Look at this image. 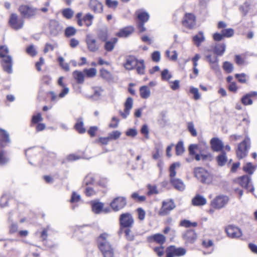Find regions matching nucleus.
<instances>
[{"instance_id":"26","label":"nucleus","mask_w":257,"mask_h":257,"mask_svg":"<svg viewBox=\"0 0 257 257\" xmlns=\"http://www.w3.org/2000/svg\"><path fill=\"white\" fill-rule=\"evenodd\" d=\"M213 48L215 54L217 56H222L225 51L226 45L224 43L217 44Z\"/></svg>"},{"instance_id":"18","label":"nucleus","mask_w":257,"mask_h":257,"mask_svg":"<svg viewBox=\"0 0 257 257\" xmlns=\"http://www.w3.org/2000/svg\"><path fill=\"white\" fill-rule=\"evenodd\" d=\"M90 9L95 13H101L103 11V6L97 0H90L89 4Z\"/></svg>"},{"instance_id":"44","label":"nucleus","mask_w":257,"mask_h":257,"mask_svg":"<svg viewBox=\"0 0 257 257\" xmlns=\"http://www.w3.org/2000/svg\"><path fill=\"white\" fill-rule=\"evenodd\" d=\"M94 17L90 13L87 14L83 18V22L87 27L90 26L92 24V20Z\"/></svg>"},{"instance_id":"60","label":"nucleus","mask_w":257,"mask_h":257,"mask_svg":"<svg viewBox=\"0 0 257 257\" xmlns=\"http://www.w3.org/2000/svg\"><path fill=\"white\" fill-rule=\"evenodd\" d=\"M43 120L41 114L38 113L36 115H34L32 118V124L38 123L39 122H41Z\"/></svg>"},{"instance_id":"57","label":"nucleus","mask_w":257,"mask_h":257,"mask_svg":"<svg viewBox=\"0 0 257 257\" xmlns=\"http://www.w3.org/2000/svg\"><path fill=\"white\" fill-rule=\"evenodd\" d=\"M172 55H170V51L169 50H167L166 51V55L172 61H176L178 58V54L176 51L174 50L172 51Z\"/></svg>"},{"instance_id":"45","label":"nucleus","mask_w":257,"mask_h":257,"mask_svg":"<svg viewBox=\"0 0 257 257\" xmlns=\"http://www.w3.org/2000/svg\"><path fill=\"white\" fill-rule=\"evenodd\" d=\"M77 30L73 27H68L65 30V35L67 37H70L74 36L76 33Z\"/></svg>"},{"instance_id":"12","label":"nucleus","mask_w":257,"mask_h":257,"mask_svg":"<svg viewBox=\"0 0 257 257\" xmlns=\"http://www.w3.org/2000/svg\"><path fill=\"white\" fill-rule=\"evenodd\" d=\"M86 43L87 48L90 52H96L99 48L97 44L96 40L90 35H87L86 38Z\"/></svg>"},{"instance_id":"29","label":"nucleus","mask_w":257,"mask_h":257,"mask_svg":"<svg viewBox=\"0 0 257 257\" xmlns=\"http://www.w3.org/2000/svg\"><path fill=\"white\" fill-rule=\"evenodd\" d=\"M171 183L177 190L183 191L185 189V186L182 180L179 179H171Z\"/></svg>"},{"instance_id":"47","label":"nucleus","mask_w":257,"mask_h":257,"mask_svg":"<svg viewBox=\"0 0 257 257\" xmlns=\"http://www.w3.org/2000/svg\"><path fill=\"white\" fill-rule=\"evenodd\" d=\"M137 68V70L138 73L140 74H143L145 72V66H144V61L143 60H138V64L136 65Z\"/></svg>"},{"instance_id":"15","label":"nucleus","mask_w":257,"mask_h":257,"mask_svg":"<svg viewBox=\"0 0 257 257\" xmlns=\"http://www.w3.org/2000/svg\"><path fill=\"white\" fill-rule=\"evenodd\" d=\"M206 58L209 63L211 68L215 72L219 71V65L218 64V59L217 56H212L211 55H207Z\"/></svg>"},{"instance_id":"33","label":"nucleus","mask_w":257,"mask_h":257,"mask_svg":"<svg viewBox=\"0 0 257 257\" xmlns=\"http://www.w3.org/2000/svg\"><path fill=\"white\" fill-rule=\"evenodd\" d=\"M117 41V39L116 38L112 39L111 41H105L104 45L105 49L107 51H111L113 49Z\"/></svg>"},{"instance_id":"27","label":"nucleus","mask_w":257,"mask_h":257,"mask_svg":"<svg viewBox=\"0 0 257 257\" xmlns=\"http://www.w3.org/2000/svg\"><path fill=\"white\" fill-rule=\"evenodd\" d=\"M140 94L141 98L148 99L151 94L150 89L146 85L142 86L140 88Z\"/></svg>"},{"instance_id":"51","label":"nucleus","mask_w":257,"mask_h":257,"mask_svg":"<svg viewBox=\"0 0 257 257\" xmlns=\"http://www.w3.org/2000/svg\"><path fill=\"white\" fill-rule=\"evenodd\" d=\"M121 132L118 131H114L108 134V137L110 141L116 140L119 139L121 136Z\"/></svg>"},{"instance_id":"42","label":"nucleus","mask_w":257,"mask_h":257,"mask_svg":"<svg viewBox=\"0 0 257 257\" xmlns=\"http://www.w3.org/2000/svg\"><path fill=\"white\" fill-rule=\"evenodd\" d=\"M83 73L86 75L87 77L92 78L96 76L97 74V70L95 68H91L90 69H84Z\"/></svg>"},{"instance_id":"34","label":"nucleus","mask_w":257,"mask_h":257,"mask_svg":"<svg viewBox=\"0 0 257 257\" xmlns=\"http://www.w3.org/2000/svg\"><path fill=\"white\" fill-rule=\"evenodd\" d=\"M103 204L101 202H94L92 204V210L95 213L99 214L103 211Z\"/></svg>"},{"instance_id":"20","label":"nucleus","mask_w":257,"mask_h":257,"mask_svg":"<svg viewBox=\"0 0 257 257\" xmlns=\"http://www.w3.org/2000/svg\"><path fill=\"white\" fill-rule=\"evenodd\" d=\"M210 144L212 150L216 152L221 151L223 147L221 141L217 138H212L210 141Z\"/></svg>"},{"instance_id":"39","label":"nucleus","mask_w":257,"mask_h":257,"mask_svg":"<svg viewBox=\"0 0 257 257\" xmlns=\"http://www.w3.org/2000/svg\"><path fill=\"white\" fill-rule=\"evenodd\" d=\"M100 75L103 79L106 80H110L112 79L111 73L105 69H101L100 70Z\"/></svg>"},{"instance_id":"3","label":"nucleus","mask_w":257,"mask_h":257,"mask_svg":"<svg viewBox=\"0 0 257 257\" xmlns=\"http://www.w3.org/2000/svg\"><path fill=\"white\" fill-rule=\"evenodd\" d=\"M249 145L250 139L248 137H246L242 142L238 144L236 151L237 157L238 159H242L247 155Z\"/></svg>"},{"instance_id":"4","label":"nucleus","mask_w":257,"mask_h":257,"mask_svg":"<svg viewBox=\"0 0 257 257\" xmlns=\"http://www.w3.org/2000/svg\"><path fill=\"white\" fill-rule=\"evenodd\" d=\"M229 198L226 195L216 196L210 202V206L215 209L223 208L228 202Z\"/></svg>"},{"instance_id":"11","label":"nucleus","mask_w":257,"mask_h":257,"mask_svg":"<svg viewBox=\"0 0 257 257\" xmlns=\"http://www.w3.org/2000/svg\"><path fill=\"white\" fill-rule=\"evenodd\" d=\"M183 239L186 243H193L197 238L196 233L193 230H188L182 234Z\"/></svg>"},{"instance_id":"7","label":"nucleus","mask_w":257,"mask_h":257,"mask_svg":"<svg viewBox=\"0 0 257 257\" xmlns=\"http://www.w3.org/2000/svg\"><path fill=\"white\" fill-rule=\"evenodd\" d=\"M9 24L13 29L18 30L23 28L24 21L22 19L19 18L17 15L12 14L9 20Z\"/></svg>"},{"instance_id":"31","label":"nucleus","mask_w":257,"mask_h":257,"mask_svg":"<svg viewBox=\"0 0 257 257\" xmlns=\"http://www.w3.org/2000/svg\"><path fill=\"white\" fill-rule=\"evenodd\" d=\"M73 76L78 83H83L84 81V75L83 72L75 70L73 72Z\"/></svg>"},{"instance_id":"13","label":"nucleus","mask_w":257,"mask_h":257,"mask_svg":"<svg viewBox=\"0 0 257 257\" xmlns=\"http://www.w3.org/2000/svg\"><path fill=\"white\" fill-rule=\"evenodd\" d=\"M227 235L231 238H238L242 235L240 229L232 225L228 226L225 229Z\"/></svg>"},{"instance_id":"1","label":"nucleus","mask_w":257,"mask_h":257,"mask_svg":"<svg viewBox=\"0 0 257 257\" xmlns=\"http://www.w3.org/2000/svg\"><path fill=\"white\" fill-rule=\"evenodd\" d=\"M108 236L106 233L100 234L97 239L98 245L104 257H113V249L107 240Z\"/></svg>"},{"instance_id":"56","label":"nucleus","mask_w":257,"mask_h":257,"mask_svg":"<svg viewBox=\"0 0 257 257\" xmlns=\"http://www.w3.org/2000/svg\"><path fill=\"white\" fill-rule=\"evenodd\" d=\"M190 92L194 95V98L195 100H198L200 98V95L198 88L191 86L190 88Z\"/></svg>"},{"instance_id":"22","label":"nucleus","mask_w":257,"mask_h":257,"mask_svg":"<svg viewBox=\"0 0 257 257\" xmlns=\"http://www.w3.org/2000/svg\"><path fill=\"white\" fill-rule=\"evenodd\" d=\"M138 64V59L133 56H130L127 58L126 62L124 64V67L127 70H131L133 69Z\"/></svg>"},{"instance_id":"5","label":"nucleus","mask_w":257,"mask_h":257,"mask_svg":"<svg viewBox=\"0 0 257 257\" xmlns=\"http://www.w3.org/2000/svg\"><path fill=\"white\" fill-rule=\"evenodd\" d=\"M19 11L21 15L26 19L31 18L35 16L38 12L37 9L28 5L21 6L19 7Z\"/></svg>"},{"instance_id":"43","label":"nucleus","mask_w":257,"mask_h":257,"mask_svg":"<svg viewBox=\"0 0 257 257\" xmlns=\"http://www.w3.org/2000/svg\"><path fill=\"white\" fill-rule=\"evenodd\" d=\"M9 49L7 46L3 45L0 46V57L4 58L8 56H11L9 55Z\"/></svg>"},{"instance_id":"54","label":"nucleus","mask_w":257,"mask_h":257,"mask_svg":"<svg viewBox=\"0 0 257 257\" xmlns=\"http://www.w3.org/2000/svg\"><path fill=\"white\" fill-rule=\"evenodd\" d=\"M162 148V146L160 145L159 146H156L154 152L152 153V157L154 160H158L160 157V149Z\"/></svg>"},{"instance_id":"38","label":"nucleus","mask_w":257,"mask_h":257,"mask_svg":"<svg viewBox=\"0 0 257 257\" xmlns=\"http://www.w3.org/2000/svg\"><path fill=\"white\" fill-rule=\"evenodd\" d=\"M138 19L141 21V22H146L149 18V14L145 12L142 11H138L137 12Z\"/></svg>"},{"instance_id":"55","label":"nucleus","mask_w":257,"mask_h":257,"mask_svg":"<svg viewBox=\"0 0 257 257\" xmlns=\"http://www.w3.org/2000/svg\"><path fill=\"white\" fill-rule=\"evenodd\" d=\"M223 68L226 72L230 73L233 70V66L230 62L225 61L223 63Z\"/></svg>"},{"instance_id":"37","label":"nucleus","mask_w":257,"mask_h":257,"mask_svg":"<svg viewBox=\"0 0 257 257\" xmlns=\"http://www.w3.org/2000/svg\"><path fill=\"white\" fill-rule=\"evenodd\" d=\"M180 164L179 163H173L170 167V180L172 179H176L175 178L176 175V168H179Z\"/></svg>"},{"instance_id":"48","label":"nucleus","mask_w":257,"mask_h":257,"mask_svg":"<svg viewBox=\"0 0 257 257\" xmlns=\"http://www.w3.org/2000/svg\"><path fill=\"white\" fill-rule=\"evenodd\" d=\"M62 15L67 19H71L73 15L74 12L70 8H67L64 9L62 12Z\"/></svg>"},{"instance_id":"30","label":"nucleus","mask_w":257,"mask_h":257,"mask_svg":"<svg viewBox=\"0 0 257 257\" xmlns=\"http://www.w3.org/2000/svg\"><path fill=\"white\" fill-rule=\"evenodd\" d=\"M256 167V165H253L251 163H246L243 167V170L248 174L252 175Z\"/></svg>"},{"instance_id":"61","label":"nucleus","mask_w":257,"mask_h":257,"mask_svg":"<svg viewBox=\"0 0 257 257\" xmlns=\"http://www.w3.org/2000/svg\"><path fill=\"white\" fill-rule=\"evenodd\" d=\"M125 236L127 240L133 241L135 239V235L130 229H126L124 231Z\"/></svg>"},{"instance_id":"21","label":"nucleus","mask_w":257,"mask_h":257,"mask_svg":"<svg viewBox=\"0 0 257 257\" xmlns=\"http://www.w3.org/2000/svg\"><path fill=\"white\" fill-rule=\"evenodd\" d=\"M148 240L150 242L155 241L159 244H162L166 241L165 236L160 233H157L153 235L148 237Z\"/></svg>"},{"instance_id":"8","label":"nucleus","mask_w":257,"mask_h":257,"mask_svg":"<svg viewBox=\"0 0 257 257\" xmlns=\"http://www.w3.org/2000/svg\"><path fill=\"white\" fill-rule=\"evenodd\" d=\"M126 204V201L125 197H117L112 200L110 205L114 211H117L123 208Z\"/></svg>"},{"instance_id":"16","label":"nucleus","mask_w":257,"mask_h":257,"mask_svg":"<svg viewBox=\"0 0 257 257\" xmlns=\"http://www.w3.org/2000/svg\"><path fill=\"white\" fill-rule=\"evenodd\" d=\"M183 25L189 28H192L195 25V17L192 14L185 15L183 21Z\"/></svg>"},{"instance_id":"19","label":"nucleus","mask_w":257,"mask_h":257,"mask_svg":"<svg viewBox=\"0 0 257 257\" xmlns=\"http://www.w3.org/2000/svg\"><path fill=\"white\" fill-rule=\"evenodd\" d=\"M133 100L131 97H128L125 102V108L124 112H120V114L124 118L127 117L130 114V111L133 107Z\"/></svg>"},{"instance_id":"63","label":"nucleus","mask_w":257,"mask_h":257,"mask_svg":"<svg viewBox=\"0 0 257 257\" xmlns=\"http://www.w3.org/2000/svg\"><path fill=\"white\" fill-rule=\"evenodd\" d=\"M221 32L223 36L225 37H230L232 36L234 34V31L231 28L223 29L222 30Z\"/></svg>"},{"instance_id":"23","label":"nucleus","mask_w":257,"mask_h":257,"mask_svg":"<svg viewBox=\"0 0 257 257\" xmlns=\"http://www.w3.org/2000/svg\"><path fill=\"white\" fill-rule=\"evenodd\" d=\"M206 199L203 196L197 194L192 200L194 206H203L206 204Z\"/></svg>"},{"instance_id":"36","label":"nucleus","mask_w":257,"mask_h":257,"mask_svg":"<svg viewBox=\"0 0 257 257\" xmlns=\"http://www.w3.org/2000/svg\"><path fill=\"white\" fill-rule=\"evenodd\" d=\"M93 94L91 96V97L94 100H97L99 98L103 91L101 87L96 86L92 88Z\"/></svg>"},{"instance_id":"14","label":"nucleus","mask_w":257,"mask_h":257,"mask_svg":"<svg viewBox=\"0 0 257 257\" xmlns=\"http://www.w3.org/2000/svg\"><path fill=\"white\" fill-rule=\"evenodd\" d=\"M4 70L8 73L11 74L13 72V59L11 56H8L2 58L1 62Z\"/></svg>"},{"instance_id":"32","label":"nucleus","mask_w":257,"mask_h":257,"mask_svg":"<svg viewBox=\"0 0 257 257\" xmlns=\"http://www.w3.org/2000/svg\"><path fill=\"white\" fill-rule=\"evenodd\" d=\"M74 127L76 130L80 134H83L86 132V130L83 126V122L82 118H79L77 120Z\"/></svg>"},{"instance_id":"25","label":"nucleus","mask_w":257,"mask_h":257,"mask_svg":"<svg viewBox=\"0 0 257 257\" xmlns=\"http://www.w3.org/2000/svg\"><path fill=\"white\" fill-rule=\"evenodd\" d=\"M134 29L132 26L125 27L121 29L117 34L116 35L119 37H127L133 33Z\"/></svg>"},{"instance_id":"64","label":"nucleus","mask_w":257,"mask_h":257,"mask_svg":"<svg viewBox=\"0 0 257 257\" xmlns=\"http://www.w3.org/2000/svg\"><path fill=\"white\" fill-rule=\"evenodd\" d=\"M248 94L242 98V103L244 105H250L252 103V101Z\"/></svg>"},{"instance_id":"2","label":"nucleus","mask_w":257,"mask_h":257,"mask_svg":"<svg viewBox=\"0 0 257 257\" xmlns=\"http://www.w3.org/2000/svg\"><path fill=\"white\" fill-rule=\"evenodd\" d=\"M195 177L203 183L210 184L212 181L211 174L202 168H196L194 171Z\"/></svg>"},{"instance_id":"40","label":"nucleus","mask_w":257,"mask_h":257,"mask_svg":"<svg viewBox=\"0 0 257 257\" xmlns=\"http://www.w3.org/2000/svg\"><path fill=\"white\" fill-rule=\"evenodd\" d=\"M203 246L206 248H209V250L207 253H210L213 250V242L211 240H204L202 243Z\"/></svg>"},{"instance_id":"53","label":"nucleus","mask_w":257,"mask_h":257,"mask_svg":"<svg viewBox=\"0 0 257 257\" xmlns=\"http://www.w3.org/2000/svg\"><path fill=\"white\" fill-rule=\"evenodd\" d=\"M184 152V148L182 142H179L176 146V154L179 156L183 153Z\"/></svg>"},{"instance_id":"28","label":"nucleus","mask_w":257,"mask_h":257,"mask_svg":"<svg viewBox=\"0 0 257 257\" xmlns=\"http://www.w3.org/2000/svg\"><path fill=\"white\" fill-rule=\"evenodd\" d=\"M192 39L194 44L197 47H199L201 45V43L205 41V38L203 33L202 32H199L198 34L193 37Z\"/></svg>"},{"instance_id":"10","label":"nucleus","mask_w":257,"mask_h":257,"mask_svg":"<svg viewBox=\"0 0 257 257\" xmlns=\"http://www.w3.org/2000/svg\"><path fill=\"white\" fill-rule=\"evenodd\" d=\"M250 177L247 175L240 177L235 180L242 187L245 188L249 191L252 192L254 191V188L251 184H250Z\"/></svg>"},{"instance_id":"24","label":"nucleus","mask_w":257,"mask_h":257,"mask_svg":"<svg viewBox=\"0 0 257 257\" xmlns=\"http://www.w3.org/2000/svg\"><path fill=\"white\" fill-rule=\"evenodd\" d=\"M174 256H181L184 255L186 253V250L183 247H176L171 245L168 247Z\"/></svg>"},{"instance_id":"52","label":"nucleus","mask_w":257,"mask_h":257,"mask_svg":"<svg viewBox=\"0 0 257 257\" xmlns=\"http://www.w3.org/2000/svg\"><path fill=\"white\" fill-rule=\"evenodd\" d=\"M105 5L110 9H115L118 5V2L116 0H106Z\"/></svg>"},{"instance_id":"6","label":"nucleus","mask_w":257,"mask_h":257,"mask_svg":"<svg viewBox=\"0 0 257 257\" xmlns=\"http://www.w3.org/2000/svg\"><path fill=\"white\" fill-rule=\"evenodd\" d=\"M175 206L172 199L165 200L162 202V206L159 212V214L161 216L166 215L174 209Z\"/></svg>"},{"instance_id":"35","label":"nucleus","mask_w":257,"mask_h":257,"mask_svg":"<svg viewBox=\"0 0 257 257\" xmlns=\"http://www.w3.org/2000/svg\"><path fill=\"white\" fill-rule=\"evenodd\" d=\"M10 161V158L7 152L4 151H0V165H5Z\"/></svg>"},{"instance_id":"62","label":"nucleus","mask_w":257,"mask_h":257,"mask_svg":"<svg viewBox=\"0 0 257 257\" xmlns=\"http://www.w3.org/2000/svg\"><path fill=\"white\" fill-rule=\"evenodd\" d=\"M132 198L136 201L143 202L146 200L145 196H140L137 192H134L132 195Z\"/></svg>"},{"instance_id":"41","label":"nucleus","mask_w":257,"mask_h":257,"mask_svg":"<svg viewBox=\"0 0 257 257\" xmlns=\"http://www.w3.org/2000/svg\"><path fill=\"white\" fill-rule=\"evenodd\" d=\"M217 161L218 165L224 166L227 162V157L225 153L222 152L217 157Z\"/></svg>"},{"instance_id":"17","label":"nucleus","mask_w":257,"mask_h":257,"mask_svg":"<svg viewBox=\"0 0 257 257\" xmlns=\"http://www.w3.org/2000/svg\"><path fill=\"white\" fill-rule=\"evenodd\" d=\"M0 136L1 140H0V148L5 147L11 142V140L8 133L2 128H0Z\"/></svg>"},{"instance_id":"9","label":"nucleus","mask_w":257,"mask_h":257,"mask_svg":"<svg viewBox=\"0 0 257 257\" xmlns=\"http://www.w3.org/2000/svg\"><path fill=\"white\" fill-rule=\"evenodd\" d=\"M120 226L123 227H131L134 224V219L132 215L129 213L122 214L119 217Z\"/></svg>"},{"instance_id":"46","label":"nucleus","mask_w":257,"mask_h":257,"mask_svg":"<svg viewBox=\"0 0 257 257\" xmlns=\"http://www.w3.org/2000/svg\"><path fill=\"white\" fill-rule=\"evenodd\" d=\"M59 31V25L57 22L53 21L50 24V32L51 34L56 35Z\"/></svg>"},{"instance_id":"59","label":"nucleus","mask_w":257,"mask_h":257,"mask_svg":"<svg viewBox=\"0 0 257 257\" xmlns=\"http://www.w3.org/2000/svg\"><path fill=\"white\" fill-rule=\"evenodd\" d=\"M80 195L76 193L75 192H73L71 195L70 202L71 203H76L80 201Z\"/></svg>"},{"instance_id":"58","label":"nucleus","mask_w":257,"mask_h":257,"mask_svg":"<svg viewBox=\"0 0 257 257\" xmlns=\"http://www.w3.org/2000/svg\"><path fill=\"white\" fill-rule=\"evenodd\" d=\"M58 61L60 66L64 69L65 71H69L70 68L68 63L64 62V59L62 57H58Z\"/></svg>"},{"instance_id":"49","label":"nucleus","mask_w":257,"mask_h":257,"mask_svg":"<svg viewBox=\"0 0 257 257\" xmlns=\"http://www.w3.org/2000/svg\"><path fill=\"white\" fill-rule=\"evenodd\" d=\"M161 77L163 80L169 81L172 77V75L168 69H164L161 72Z\"/></svg>"},{"instance_id":"50","label":"nucleus","mask_w":257,"mask_h":257,"mask_svg":"<svg viewBox=\"0 0 257 257\" xmlns=\"http://www.w3.org/2000/svg\"><path fill=\"white\" fill-rule=\"evenodd\" d=\"M180 225L185 227H189L190 226L196 227L197 226V223L196 222H191L188 220H183L180 222Z\"/></svg>"}]
</instances>
